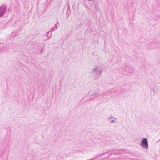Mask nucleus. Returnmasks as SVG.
I'll use <instances>...</instances> for the list:
<instances>
[{"mask_svg":"<svg viewBox=\"0 0 160 160\" xmlns=\"http://www.w3.org/2000/svg\"><path fill=\"white\" fill-rule=\"evenodd\" d=\"M57 23H58V20H57Z\"/></svg>","mask_w":160,"mask_h":160,"instance_id":"15","label":"nucleus"},{"mask_svg":"<svg viewBox=\"0 0 160 160\" xmlns=\"http://www.w3.org/2000/svg\"><path fill=\"white\" fill-rule=\"evenodd\" d=\"M52 32H51V31H48L47 33L46 36L48 38V39H49L51 38L52 36Z\"/></svg>","mask_w":160,"mask_h":160,"instance_id":"8","label":"nucleus"},{"mask_svg":"<svg viewBox=\"0 0 160 160\" xmlns=\"http://www.w3.org/2000/svg\"><path fill=\"white\" fill-rule=\"evenodd\" d=\"M99 90H97L96 91H95L94 92L92 93L91 91L88 92V95H89L90 97L93 96V98H95L97 97V96L99 94Z\"/></svg>","mask_w":160,"mask_h":160,"instance_id":"5","label":"nucleus"},{"mask_svg":"<svg viewBox=\"0 0 160 160\" xmlns=\"http://www.w3.org/2000/svg\"><path fill=\"white\" fill-rule=\"evenodd\" d=\"M125 151L122 150H117V151H116V150L114 149H112L111 150H109V151H115L113 153H111L110 152H106L104 153H102V154H100L98 155V156H101L102 155H104L105 154L107 155V156L106 158H105V159L108 158L111 155L114 154V155H120L124 153V151Z\"/></svg>","mask_w":160,"mask_h":160,"instance_id":"2","label":"nucleus"},{"mask_svg":"<svg viewBox=\"0 0 160 160\" xmlns=\"http://www.w3.org/2000/svg\"><path fill=\"white\" fill-rule=\"evenodd\" d=\"M118 91V89L117 88H113L112 89L111 91H108L106 94L107 95H108L110 94V93H111L112 92H114V93H117Z\"/></svg>","mask_w":160,"mask_h":160,"instance_id":"6","label":"nucleus"},{"mask_svg":"<svg viewBox=\"0 0 160 160\" xmlns=\"http://www.w3.org/2000/svg\"><path fill=\"white\" fill-rule=\"evenodd\" d=\"M102 71V68L98 66H95L91 72L92 76L94 79H96L101 76V73Z\"/></svg>","mask_w":160,"mask_h":160,"instance_id":"1","label":"nucleus"},{"mask_svg":"<svg viewBox=\"0 0 160 160\" xmlns=\"http://www.w3.org/2000/svg\"><path fill=\"white\" fill-rule=\"evenodd\" d=\"M43 48H44V47L41 48V50H42L43 49Z\"/></svg>","mask_w":160,"mask_h":160,"instance_id":"14","label":"nucleus"},{"mask_svg":"<svg viewBox=\"0 0 160 160\" xmlns=\"http://www.w3.org/2000/svg\"><path fill=\"white\" fill-rule=\"evenodd\" d=\"M7 11L6 6L4 5H2L0 7V18L4 15Z\"/></svg>","mask_w":160,"mask_h":160,"instance_id":"4","label":"nucleus"},{"mask_svg":"<svg viewBox=\"0 0 160 160\" xmlns=\"http://www.w3.org/2000/svg\"><path fill=\"white\" fill-rule=\"evenodd\" d=\"M110 116H111V117H109V118H108L109 120H110V118H113V117H112L111 115H110Z\"/></svg>","mask_w":160,"mask_h":160,"instance_id":"11","label":"nucleus"},{"mask_svg":"<svg viewBox=\"0 0 160 160\" xmlns=\"http://www.w3.org/2000/svg\"><path fill=\"white\" fill-rule=\"evenodd\" d=\"M57 27V24H56L55 25V27Z\"/></svg>","mask_w":160,"mask_h":160,"instance_id":"13","label":"nucleus"},{"mask_svg":"<svg viewBox=\"0 0 160 160\" xmlns=\"http://www.w3.org/2000/svg\"><path fill=\"white\" fill-rule=\"evenodd\" d=\"M140 146L141 147L147 149L148 148V139L146 138H143L141 141Z\"/></svg>","mask_w":160,"mask_h":160,"instance_id":"3","label":"nucleus"},{"mask_svg":"<svg viewBox=\"0 0 160 160\" xmlns=\"http://www.w3.org/2000/svg\"><path fill=\"white\" fill-rule=\"evenodd\" d=\"M120 91L122 92H124L125 91V89L124 88H122L120 90Z\"/></svg>","mask_w":160,"mask_h":160,"instance_id":"10","label":"nucleus"},{"mask_svg":"<svg viewBox=\"0 0 160 160\" xmlns=\"http://www.w3.org/2000/svg\"><path fill=\"white\" fill-rule=\"evenodd\" d=\"M5 47H4L2 44H0V52L4 51L5 50Z\"/></svg>","mask_w":160,"mask_h":160,"instance_id":"7","label":"nucleus"},{"mask_svg":"<svg viewBox=\"0 0 160 160\" xmlns=\"http://www.w3.org/2000/svg\"><path fill=\"white\" fill-rule=\"evenodd\" d=\"M57 29V27H53L52 28L51 30V32H52L53 31H55V30H56V29Z\"/></svg>","mask_w":160,"mask_h":160,"instance_id":"9","label":"nucleus"},{"mask_svg":"<svg viewBox=\"0 0 160 160\" xmlns=\"http://www.w3.org/2000/svg\"><path fill=\"white\" fill-rule=\"evenodd\" d=\"M115 121L114 120H112L110 121V123H113Z\"/></svg>","mask_w":160,"mask_h":160,"instance_id":"12","label":"nucleus"}]
</instances>
